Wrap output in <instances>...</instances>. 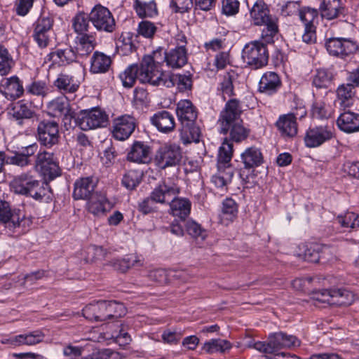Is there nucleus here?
Returning a JSON list of instances; mask_svg holds the SVG:
<instances>
[{"mask_svg":"<svg viewBox=\"0 0 359 359\" xmlns=\"http://www.w3.org/2000/svg\"><path fill=\"white\" fill-rule=\"evenodd\" d=\"M11 187L15 194L31 197L38 201L48 202L52 197L48 184L36 180L30 172L15 177L11 182Z\"/></svg>","mask_w":359,"mask_h":359,"instance_id":"f257e3e1","label":"nucleus"},{"mask_svg":"<svg viewBox=\"0 0 359 359\" xmlns=\"http://www.w3.org/2000/svg\"><path fill=\"white\" fill-rule=\"evenodd\" d=\"M82 311L86 319L90 321L102 322L122 317L126 314V309L120 302L100 300L88 304Z\"/></svg>","mask_w":359,"mask_h":359,"instance_id":"f03ea898","label":"nucleus"},{"mask_svg":"<svg viewBox=\"0 0 359 359\" xmlns=\"http://www.w3.org/2000/svg\"><path fill=\"white\" fill-rule=\"evenodd\" d=\"M299 345L300 341L295 336L280 332L271 334L267 342L257 341L254 348L264 353H275L280 349L291 348Z\"/></svg>","mask_w":359,"mask_h":359,"instance_id":"7ed1b4c3","label":"nucleus"},{"mask_svg":"<svg viewBox=\"0 0 359 359\" xmlns=\"http://www.w3.org/2000/svg\"><path fill=\"white\" fill-rule=\"evenodd\" d=\"M242 58L252 69L262 68L266 66L269 62L267 47L264 43L259 41L246 44L243 49Z\"/></svg>","mask_w":359,"mask_h":359,"instance_id":"20e7f679","label":"nucleus"},{"mask_svg":"<svg viewBox=\"0 0 359 359\" xmlns=\"http://www.w3.org/2000/svg\"><path fill=\"white\" fill-rule=\"evenodd\" d=\"M76 123L83 130L103 128L108 123V115L99 107L83 110L78 114Z\"/></svg>","mask_w":359,"mask_h":359,"instance_id":"39448f33","label":"nucleus"},{"mask_svg":"<svg viewBox=\"0 0 359 359\" xmlns=\"http://www.w3.org/2000/svg\"><path fill=\"white\" fill-rule=\"evenodd\" d=\"M182 158V153L179 145L167 143L161 146L156 151L155 165L160 169H165L178 165Z\"/></svg>","mask_w":359,"mask_h":359,"instance_id":"423d86ee","label":"nucleus"},{"mask_svg":"<svg viewBox=\"0 0 359 359\" xmlns=\"http://www.w3.org/2000/svg\"><path fill=\"white\" fill-rule=\"evenodd\" d=\"M180 187L177 182L168 178L160 182L151 191V198L154 202L161 204H169L179 195Z\"/></svg>","mask_w":359,"mask_h":359,"instance_id":"0eeeda50","label":"nucleus"},{"mask_svg":"<svg viewBox=\"0 0 359 359\" xmlns=\"http://www.w3.org/2000/svg\"><path fill=\"white\" fill-rule=\"evenodd\" d=\"M36 137L40 144L49 149L60 140L59 125L54 121L43 120L37 126Z\"/></svg>","mask_w":359,"mask_h":359,"instance_id":"6e6552de","label":"nucleus"},{"mask_svg":"<svg viewBox=\"0 0 359 359\" xmlns=\"http://www.w3.org/2000/svg\"><path fill=\"white\" fill-rule=\"evenodd\" d=\"M35 168L39 170L46 180H52L60 175V169L54 158V154L45 150L38 152Z\"/></svg>","mask_w":359,"mask_h":359,"instance_id":"1a4fd4ad","label":"nucleus"},{"mask_svg":"<svg viewBox=\"0 0 359 359\" xmlns=\"http://www.w3.org/2000/svg\"><path fill=\"white\" fill-rule=\"evenodd\" d=\"M90 20L98 31L111 33L115 30L116 23L114 17L109 10L104 6H95L90 13Z\"/></svg>","mask_w":359,"mask_h":359,"instance_id":"9d476101","label":"nucleus"},{"mask_svg":"<svg viewBox=\"0 0 359 359\" xmlns=\"http://www.w3.org/2000/svg\"><path fill=\"white\" fill-rule=\"evenodd\" d=\"M150 59H143L138 65V80L142 83H148L153 86H163L166 72L158 70V67L149 63Z\"/></svg>","mask_w":359,"mask_h":359,"instance_id":"9b49d317","label":"nucleus"},{"mask_svg":"<svg viewBox=\"0 0 359 359\" xmlns=\"http://www.w3.org/2000/svg\"><path fill=\"white\" fill-rule=\"evenodd\" d=\"M241 113L240 101L237 99L229 100L220 114L221 133L226 134L229 132L231 124L241 121Z\"/></svg>","mask_w":359,"mask_h":359,"instance_id":"f8f14e48","label":"nucleus"},{"mask_svg":"<svg viewBox=\"0 0 359 359\" xmlns=\"http://www.w3.org/2000/svg\"><path fill=\"white\" fill-rule=\"evenodd\" d=\"M334 137L332 128L327 126L309 128L304 136V143L309 148L320 147Z\"/></svg>","mask_w":359,"mask_h":359,"instance_id":"ddd939ff","label":"nucleus"},{"mask_svg":"<svg viewBox=\"0 0 359 359\" xmlns=\"http://www.w3.org/2000/svg\"><path fill=\"white\" fill-rule=\"evenodd\" d=\"M328 53L334 56L344 57L355 52L358 46L352 40L345 38H331L325 43Z\"/></svg>","mask_w":359,"mask_h":359,"instance_id":"4468645a","label":"nucleus"},{"mask_svg":"<svg viewBox=\"0 0 359 359\" xmlns=\"http://www.w3.org/2000/svg\"><path fill=\"white\" fill-rule=\"evenodd\" d=\"M136 127L135 118L130 115L120 116L113 121L112 135L118 140H127Z\"/></svg>","mask_w":359,"mask_h":359,"instance_id":"2eb2a0df","label":"nucleus"},{"mask_svg":"<svg viewBox=\"0 0 359 359\" xmlns=\"http://www.w3.org/2000/svg\"><path fill=\"white\" fill-rule=\"evenodd\" d=\"M177 40L180 41L178 46L165 54L167 65L174 69L180 68L187 62V54L185 48L186 37L183 35H178Z\"/></svg>","mask_w":359,"mask_h":359,"instance_id":"dca6fc26","label":"nucleus"},{"mask_svg":"<svg viewBox=\"0 0 359 359\" xmlns=\"http://www.w3.org/2000/svg\"><path fill=\"white\" fill-rule=\"evenodd\" d=\"M24 92L22 82L17 76L4 78L1 81L0 93L8 100H17Z\"/></svg>","mask_w":359,"mask_h":359,"instance_id":"f3484780","label":"nucleus"},{"mask_svg":"<svg viewBox=\"0 0 359 359\" xmlns=\"http://www.w3.org/2000/svg\"><path fill=\"white\" fill-rule=\"evenodd\" d=\"M329 249L318 244L313 243L307 245L302 243L298 246L296 252L297 257L309 262L317 263L321 259H325V255Z\"/></svg>","mask_w":359,"mask_h":359,"instance_id":"a211bd4d","label":"nucleus"},{"mask_svg":"<svg viewBox=\"0 0 359 359\" xmlns=\"http://www.w3.org/2000/svg\"><path fill=\"white\" fill-rule=\"evenodd\" d=\"M342 111L337 119V126L341 131L350 134L359 132V113L349 108Z\"/></svg>","mask_w":359,"mask_h":359,"instance_id":"6ab92c4d","label":"nucleus"},{"mask_svg":"<svg viewBox=\"0 0 359 359\" xmlns=\"http://www.w3.org/2000/svg\"><path fill=\"white\" fill-rule=\"evenodd\" d=\"M78 57L75 49L72 47H66L51 51L46 55L45 60L50 62L52 65L62 67L76 62Z\"/></svg>","mask_w":359,"mask_h":359,"instance_id":"aec40b11","label":"nucleus"},{"mask_svg":"<svg viewBox=\"0 0 359 359\" xmlns=\"http://www.w3.org/2000/svg\"><path fill=\"white\" fill-rule=\"evenodd\" d=\"M280 135L285 139H292L298 133V123L293 115L289 113L280 115L275 123Z\"/></svg>","mask_w":359,"mask_h":359,"instance_id":"412c9836","label":"nucleus"},{"mask_svg":"<svg viewBox=\"0 0 359 359\" xmlns=\"http://www.w3.org/2000/svg\"><path fill=\"white\" fill-rule=\"evenodd\" d=\"M282 81L278 74L274 72H266L261 77L258 90L266 95L276 94L281 88Z\"/></svg>","mask_w":359,"mask_h":359,"instance_id":"4be33fe9","label":"nucleus"},{"mask_svg":"<svg viewBox=\"0 0 359 359\" xmlns=\"http://www.w3.org/2000/svg\"><path fill=\"white\" fill-rule=\"evenodd\" d=\"M151 147L144 142H135L127 154V160L137 163H148L151 161Z\"/></svg>","mask_w":359,"mask_h":359,"instance_id":"5701e85b","label":"nucleus"},{"mask_svg":"<svg viewBox=\"0 0 359 359\" xmlns=\"http://www.w3.org/2000/svg\"><path fill=\"white\" fill-rule=\"evenodd\" d=\"M250 17L255 25L262 26L276 17L270 14L268 5L263 0H257L250 9Z\"/></svg>","mask_w":359,"mask_h":359,"instance_id":"b1692460","label":"nucleus"},{"mask_svg":"<svg viewBox=\"0 0 359 359\" xmlns=\"http://www.w3.org/2000/svg\"><path fill=\"white\" fill-rule=\"evenodd\" d=\"M8 114L18 125H22L25 120L32 118L35 116V112L30 103L20 100L13 104Z\"/></svg>","mask_w":359,"mask_h":359,"instance_id":"393cba45","label":"nucleus"},{"mask_svg":"<svg viewBox=\"0 0 359 359\" xmlns=\"http://www.w3.org/2000/svg\"><path fill=\"white\" fill-rule=\"evenodd\" d=\"M97 46L96 34L77 35L75 38V50L79 57L88 56Z\"/></svg>","mask_w":359,"mask_h":359,"instance_id":"a878e982","label":"nucleus"},{"mask_svg":"<svg viewBox=\"0 0 359 359\" xmlns=\"http://www.w3.org/2000/svg\"><path fill=\"white\" fill-rule=\"evenodd\" d=\"M96 182L91 177H82L74 183L73 197L76 200L88 199L94 195Z\"/></svg>","mask_w":359,"mask_h":359,"instance_id":"bb28decb","label":"nucleus"},{"mask_svg":"<svg viewBox=\"0 0 359 359\" xmlns=\"http://www.w3.org/2000/svg\"><path fill=\"white\" fill-rule=\"evenodd\" d=\"M176 114L181 126L196 121L198 111L189 100H182L177 104Z\"/></svg>","mask_w":359,"mask_h":359,"instance_id":"cd10ccee","label":"nucleus"},{"mask_svg":"<svg viewBox=\"0 0 359 359\" xmlns=\"http://www.w3.org/2000/svg\"><path fill=\"white\" fill-rule=\"evenodd\" d=\"M151 123L158 131L164 133L172 132L175 127V121L173 115L168 111H161L151 117Z\"/></svg>","mask_w":359,"mask_h":359,"instance_id":"c85d7f7f","label":"nucleus"},{"mask_svg":"<svg viewBox=\"0 0 359 359\" xmlns=\"http://www.w3.org/2000/svg\"><path fill=\"white\" fill-rule=\"evenodd\" d=\"M88 200V211L97 217L105 215L111 208L107 198L101 194L95 193Z\"/></svg>","mask_w":359,"mask_h":359,"instance_id":"c756f323","label":"nucleus"},{"mask_svg":"<svg viewBox=\"0 0 359 359\" xmlns=\"http://www.w3.org/2000/svg\"><path fill=\"white\" fill-rule=\"evenodd\" d=\"M22 219L18 212L12 211L10 205L6 201H0V222L5 224L10 229H14L20 226Z\"/></svg>","mask_w":359,"mask_h":359,"instance_id":"7c9ffc66","label":"nucleus"},{"mask_svg":"<svg viewBox=\"0 0 359 359\" xmlns=\"http://www.w3.org/2000/svg\"><path fill=\"white\" fill-rule=\"evenodd\" d=\"M177 86L180 91L191 90L192 87V76L191 74H165L163 86L171 88Z\"/></svg>","mask_w":359,"mask_h":359,"instance_id":"2f4dec72","label":"nucleus"},{"mask_svg":"<svg viewBox=\"0 0 359 359\" xmlns=\"http://www.w3.org/2000/svg\"><path fill=\"white\" fill-rule=\"evenodd\" d=\"M112 63L111 56L100 51H95L90 58V72L104 74L109 72Z\"/></svg>","mask_w":359,"mask_h":359,"instance_id":"473e14b6","label":"nucleus"},{"mask_svg":"<svg viewBox=\"0 0 359 359\" xmlns=\"http://www.w3.org/2000/svg\"><path fill=\"white\" fill-rule=\"evenodd\" d=\"M241 159L246 169L258 167L264 162V156L261 149L255 146L245 149L241 154Z\"/></svg>","mask_w":359,"mask_h":359,"instance_id":"72a5a7b5","label":"nucleus"},{"mask_svg":"<svg viewBox=\"0 0 359 359\" xmlns=\"http://www.w3.org/2000/svg\"><path fill=\"white\" fill-rule=\"evenodd\" d=\"M53 86L65 95L75 93L79 87V83L74 79V76L65 73H60L54 81Z\"/></svg>","mask_w":359,"mask_h":359,"instance_id":"f704fd0d","label":"nucleus"},{"mask_svg":"<svg viewBox=\"0 0 359 359\" xmlns=\"http://www.w3.org/2000/svg\"><path fill=\"white\" fill-rule=\"evenodd\" d=\"M169 205L170 213L182 220H184L190 214L191 203L188 198L174 197Z\"/></svg>","mask_w":359,"mask_h":359,"instance_id":"c9c22d12","label":"nucleus"},{"mask_svg":"<svg viewBox=\"0 0 359 359\" xmlns=\"http://www.w3.org/2000/svg\"><path fill=\"white\" fill-rule=\"evenodd\" d=\"M236 79V74L233 71L224 73L220 76L219 81L217 85V93L221 95L224 100L226 97H231L234 95L233 81Z\"/></svg>","mask_w":359,"mask_h":359,"instance_id":"e433bc0d","label":"nucleus"},{"mask_svg":"<svg viewBox=\"0 0 359 359\" xmlns=\"http://www.w3.org/2000/svg\"><path fill=\"white\" fill-rule=\"evenodd\" d=\"M320 11L323 18L332 20L343 14L344 8L341 6L340 0H323Z\"/></svg>","mask_w":359,"mask_h":359,"instance_id":"4c0bfd02","label":"nucleus"},{"mask_svg":"<svg viewBox=\"0 0 359 359\" xmlns=\"http://www.w3.org/2000/svg\"><path fill=\"white\" fill-rule=\"evenodd\" d=\"M180 138L184 144L199 142L201 137V130L196 121L182 125L180 129Z\"/></svg>","mask_w":359,"mask_h":359,"instance_id":"58836bf2","label":"nucleus"},{"mask_svg":"<svg viewBox=\"0 0 359 359\" xmlns=\"http://www.w3.org/2000/svg\"><path fill=\"white\" fill-rule=\"evenodd\" d=\"M337 100L340 109H346L353 105V87L350 84H343L337 90Z\"/></svg>","mask_w":359,"mask_h":359,"instance_id":"ea45409f","label":"nucleus"},{"mask_svg":"<svg viewBox=\"0 0 359 359\" xmlns=\"http://www.w3.org/2000/svg\"><path fill=\"white\" fill-rule=\"evenodd\" d=\"M173 273V277L176 278H182L183 281H186L187 280V274L184 271H170L169 273L165 269H154L149 271L148 274V277L149 280L158 283L159 284H165L169 282L168 276H170V273Z\"/></svg>","mask_w":359,"mask_h":359,"instance_id":"a19ab883","label":"nucleus"},{"mask_svg":"<svg viewBox=\"0 0 359 359\" xmlns=\"http://www.w3.org/2000/svg\"><path fill=\"white\" fill-rule=\"evenodd\" d=\"M47 109L53 116L67 115L69 109L67 97L63 95L53 99L48 103Z\"/></svg>","mask_w":359,"mask_h":359,"instance_id":"79ce46f5","label":"nucleus"},{"mask_svg":"<svg viewBox=\"0 0 359 359\" xmlns=\"http://www.w3.org/2000/svg\"><path fill=\"white\" fill-rule=\"evenodd\" d=\"M90 14L79 12L72 18V28L77 35L90 34Z\"/></svg>","mask_w":359,"mask_h":359,"instance_id":"37998d69","label":"nucleus"},{"mask_svg":"<svg viewBox=\"0 0 359 359\" xmlns=\"http://www.w3.org/2000/svg\"><path fill=\"white\" fill-rule=\"evenodd\" d=\"M232 156L233 144L226 138L219 147L218 151L217 161L219 170L229 166V163L231 160Z\"/></svg>","mask_w":359,"mask_h":359,"instance_id":"c03bdc74","label":"nucleus"},{"mask_svg":"<svg viewBox=\"0 0 359 359\" xmlns=\"http://www.w3.org/2000/svg\"><path fill=\"white\" fill-rule=\"evenodd\" d=\"M44 335L41 331H34L25 334H20L11 339L14 345H35L42 341Z\"/></svg>","mask_w":359,"mask_h":359,"instance_id":"a18cd8bd","label":"nucleus"},{"mask_svg":"<svg viewBox=\"0 0 359 359\" xmlns=\"http://www.w3.org/2000/svg\"><path fill=\"white\" fill-rule=\"evenodd\" d=\"M133 8L140 18H152L157 15L156 4L154 1L142 2L140 0H135Z\"/></svg>","mask_w":359,"mask_h":359,"instance_id":"49530a36","label":"nucleus"},{"mask_svg":"<svg viewBox=\"0 0 359 359\" xmlns=\"http://www.w3.org/2000/svg\"><path fill=\"white\" fill-rule=\"evenodd\" d=\"M138 77V65L137 64L130 65L119 74L123 86L128 88H132L135 85Z\"/></svg>","mask_w":359,"mask_h":359,"instance_id":"de8ad7c7","label":"nucleus"},{"mask_svg":"<svg viewBox=\"0 0 359 359\" xmlns=\"http://www.w3.org/2000/svg\"><path fill=\"white\" fill-rule=\"evenodd\" d=\"M334 301L332 304L339 306H347L355 301V295L353 292L345 289L332 290Z\"/></svg>","mask_w":359,"mask_h":359,"instance_id":"09e8293b","label":"nucleus"},{"mask_svg":"<svg viewBox=\"0 0 359 359\" xmlns=\"http://www.w3.org/2000/svg\"><path fill=\"white\" fill-rule=\"evenodd\" d=\"M231 348V344L225 339H216L206 341L203 346V350L208 353L216 352H225Z\"/></svg>","mask_w":359,"mask_h":359,"instance_id":"8fccbe9b","label":"nucleus"},{"mask_svg":"<svg viewBox=\"0 0 359 359\" xmlns=\"http://www.w3.org/2000/svg\"><path fill=\"white\" fill-rule=\"evenodd\" d=\"M14 65L15 61L8 49L4 46L0 45V75L8 74Z\"/></svg>","mask_w":359,"mask_h":359,"instance_id":"3c124183","label":"nucleus"},{"mask_svg":"<svg viewBox=\"0 0 359 359\" xmlns=\"http://www.w3.org/2000/svg\"><path fill=\"white\" fill-rule=\"evenodd\" d=\"M229 131L231 140L236 142L245 140L250 133V130L245 128L243 125L242 120L231 124Z\"/></svg>","mask_w":359,"mask_h":359,"instance_id":"603ef678","label":"nucleus"},{"mask_svg":"<svg viewBox=\"0 0 359 359\" xmlns=\"http://www.w3.org/2000/svg\"><path fill=\"white\" fill-rule=\"evenodd\" d=\"M137 264H141L140 260L135 255H130L121 259H116L112 262L114 269L121 272H126L130 268Z\"/></svg>","mask_w":359,"mask_h":359,"instance_id":"864d4df0","label":"nucleus"},{"mask_svg":"<svg viewBox=\"0 0 359 359\" xmlns=\"http://www.w3.org/2000/svg\"><path fill=\"white\" fill-rule=\"evenodd\" d=\"M332 74L325 69H317L313 77V85L317 88H325L330 83Z\"/></svg>","mask_w":359,"mask_h":359,"instance_id":"5fc2aeb1","label":"nucleus"},{"mask_svg":"<svg viewBox=\"0 0 359 359\" xmlns=\"http://www.w3.org/2000/svg\"><path fill=\"white\" fill-rule=\"evenodd\" d=\"M299 17L304 23V27L316 26L318 20V12L316 9L309 7L304 8H302Z\"/></svg>","mask_w":359,"mask_h":359,"instance_id":"6e6d98bb","label":"nucleus"},{"mask_svg":"<svg viewBox=\"0 0 359 359\" xmlns=\"http://www.w3.org/2000/svg\"><path fill=\"white\" fill-rule=\"evenodd\" d=\"M265 27L262 32V38L266 43L273 42V38L278 33V19L276 18L264 23Z\"/></svg>","mask_w":359,"mask_h":359,"instance_id":"4d7b16f0","label":"nucleus"},{"mask_svg":"<svg viewBox=\"0 0 359 359\" xmlns=\"http://www.w3.org/2000/svg\"><path fill=\"white\" fill-rule=\"evenodd\" d=\"M311 113L313 118H328L332 116V109L324 102L317 101L313 104Z\"/></svg>","mask_w":359,"mask_h":359,"instance_id":"13d9d810","label":"nucleus"},{"mask_svg":"<svg viewBox=\"0 0 359 359\" xmlns=\"http://www.w3.org/2000/svg\"><path fill=\"white\" fill-rule=\"evenodd\" d=\"M53 19L50 16H41L34 23L33 32L50 34L53 31Z\"/></svg>","mask_w":359,"mask_h":359,"instance_id":"bf43d9fd","label":"nucleus"},{"mask_svg":"<svg viewBox=\"0 0 359 359\" xmlns=\"http://www.w3.org/2000/svg\"><path fill=\"white\" fill-rule=\"evenodd\" d=\"M224 169L223 172H222L221 170H219V172L212 177V182L219 188H223L225 187L229 182H231L233 175V168L230 166H227Z\"/></svg>","mask_w":359,"mask_h":359,"instance_id":"052dcab7","label":"nucleus"},{"mask_svg":"<svg viewBox=\"0 0 359 359\" xmlns=\"http://www.w3.org/2000/svg\"><path fill=\"white\" fill-rule=\"evenodd\" d=\"M142 174L137 170H130L124 175L122 184L128 189L133 190L140 183Z\"/></svg>","mask_w":359,"mask_h":359,"instance_id":"680f3d73","label":"nucleus"},{"mask_svg":"<svg viewBox=\"0 0 359 359\" xmlns=\"http://www.w3.org/2000/svg\"><path fill=\"white\" fill-rule=\"evenodd\" d=\"M238 213V206L234 200L226 198L222 203V217L232 221Z\"/></svg>","mask_w":359,"mask_h":359,"instance_id":"e2e57ef3","label":"nucleus"},{"mask_svg":"<svg viewBox=\"0 0 359 359\" xmlns=\"http://www.w3.org/2000/svg\"><path fill=\"white\" fill-rule=\"evenodd\" d=\"M301 10L300 1H289L282 5L280 13L285 17L299 16Z\"/></svg>","mask_w":359,"mask_h":359,"instance_id":"0e129e2a","label":"nucleus"},{"mask_svg":"<svg viewBox=\"0 0 359 359\" xmlns=\"http://www.w3.org/2000/svg\"><path fill=\"white\" fill-rule=\"evenodd\" d=\"M337 220L343 227L351 229L359 227V215L354 212H346L344 215H339Z\"/></svg>","mask_w":359,"mask_h":359,"instance_id":"69168bd1","label":"nucleus"},{"mask_svg":"<svg viewBox=\"0 0 359 359\" xmlns=\"http://www.w3.org/2000/svg\"><path fill=\"white\" fill-rule=\"evenodd\" d=\"M156 30L157 27L153 22L143 20L139 23L137 33L144 38L151 39L156 32Z\"/></svg>","mask_w":359,"mask_h":359,"instance_id":"338daca9","label":"nucleus"},{"mask_svg":"<svg viewBox=\"0 0 359 359\" xmlns=\"http://www.w3.org/2000/svg\"><path fill=\"white\" fill-rule=\"evenodd\" d=\"M81 359H121V357L118 352L109 348H104Z\"/></svg>","mask_w":359,"mask_h":359,"instance_id":"774afa93","label":"nucleus"}]
</instances>
